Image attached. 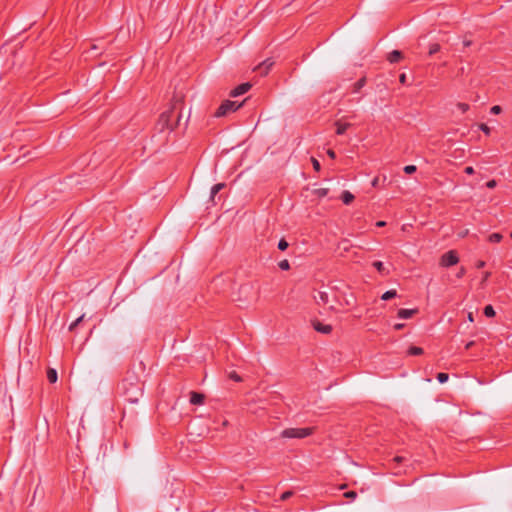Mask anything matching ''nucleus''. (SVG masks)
Listing matches in <instances>:
<instances>
[{
    "label": "nucleus",
    "instance_id": "obj_1",
    "mask_svg": "<svg viewBox=\"0 0 512 512\" xmlns=\"http://www.w3.org/2000/svg\"><path fill=\"white\" fill-rule=\"evenodd\" d=\"M183 105L182 97L173 98V105L166 111L160 114L159 119L156 123V129L159 132H172L178 126L181 115V109Z\"/></svg>",
    "mask_w": 512,
    "mask_h": 512
},
{
    "label": "nucleus",
    "instance_id": "obj_2",
    "mask_svg": "<svg viewBox=\"0 0 512 512\" xmlns=\"http://www.w3.org/2000/svg\"><path fill=\"white\" fill-rule=\"evenodd\" d=\"M119 389L130 403H137L143 395V383L134 374H127L119 385Z\"/></svg>",
    "mask_w": 512,
    "mask_h": 512
},
{
    "label": "nucleus",
    "instance_id": "obj_3",
    "mask_svg": "<svg viewBox=\"0 0 512 512\" xmlns=\"http://www.w3.org/2000/svg\"><path fill=\"white\" fill-rule=\"evenodd\" d=\"M316 431V427H303V428H286L280 436L287 439H304L313 435Z\"/></svg>",
    "mask_w": 512,
    "mask_h": 512
},
{
    "label": "nucleus",
    "instance_id": "obj_4",
    "mask_svg": "<svg viewBox=\"0 0 512 512\" xmlns=\"http://www.w3.org/2000/svg\"><path fill=\"white\" fill-rule=\"evenodd\" d=\"M243 103L244 101L238 103L237 101L225 100L217 108V110L214 113V116L217 118L224 117L231 112L237 111L240 107H242Z\"/></svg>",
    "mask_w": 512,
    "mask_h": 512
},
{
    "label": "nucleus",
    "instance_id": "obj_5",
    "mask_svg": "<svg viewBox=\"0 0 512 512\" xmlns=\"http://www.w3.org/2000/svg\"><path fill=\"white\" fill-rule=\"evenodd\" d=\"M459 262L458 254L455 250H450L444 253L440 259V265L443 267H450Z\"/></svg>",
    "mask_w": 512,
    "mask_h": 512
},
{
    "label": "nucleus",
    "instance_id": "obj_6",
    "mask_svg": "<svg viewBox=\"0 0 512 512\" xmlns=\"http://www.w3.org/2000/svg\"><path fill=\"white\" fill-rule=\"evenodd\" d=\"M273 65H274V61H272V59L268 58V59L264 60L262 63H260L255 68V70L259 73V75L266 76L269 73V71Z\"/></svg>",
    "mask_w": 512,
    "mask_h": 512
},
{
    "label": "nucleus",
    "instance_id": "obj_7",
    "mask_svg": "<svg viewBox=\"0 0 512 512\" xmlns=\"http://www.w3.org/2000/svg\"><path fill=\"white\" fill-rule=\"evenodd\" d=\"M252 85L249 82L242 83L231 90L230 97H238L247 93L251 89Z\"/></svg>",
    "mask_w": 512,
    "mask_h": 512
},
{
    "label": "nucleus",
    "instance_id": "obj_8",
    "mask_svg": "<svg viewBox=\"0 0 512 512\" xmlns=\"http://www.w3.org/2000/svg\"><path fill=\"white\" fill-rule=\"evenodd\" d=\"M313 327L317 332L323 334H329L332 331V326L329 324H323L320 321L313 322Z\"/></svg>",
    "mask_w": 512,
    "mask_h": 512
},
{
    "label": "nucleus",
    "instance_id": "obj_9",
    "mask_svg": "<svg viewBox=\"0 0 512 512\" xmlns=\"http://www.w3.org/2000/svg\"><path fill=\"white\" fill-rule=\"evenodd\" d=\"M205 396L202 393L195 391L190 392V403L193 405H202L204 403Z\"/></svg>",
    "mask_w": 512,
    "mask_h": 512
},
{
    "label": "nucleus",
    "instance_id": "obj_10",
    "mask_svg": "<svg viewBox=\"0 0 512 512\" xmlns=\"http://www.w3.org/2000/svg\"><path fill=\"white\" fill-rule=\"evenodd\" d=\"M313 297L318 305H326L329 302L328 293L325 291H318Z\"/></svg>",
    "mask_w": 512,
    "mask_h": 512
},
{
    "label": "nucleus",
    "instance_id": "obj_11",
    "mask_svg": "<svg viewBox=\"0 0 512 512\" xmlns=\"http://www.w3.org/2000/svg\"><path fill=\"white\" fill-rule=\"evenodd\" d=\"M418 313V309H399L397 316L401 319H409Z\"/></svg>",
    "mask_w": 512,
    "mask_h": 512
},
{
    "label": "nucleus",
    "instance_id": "obj_12",
    "mask_svg": "<svg viewBox=\"0 0 512 512\" xmlns=\"http://www.w3.org/2000/svg\"><path fill=\"white\" fill-rule=\"evenodd\" d=\"M402 58H403V54H402V52H401V51H399V50H393L392 52H390V53L388 54V57H387V59H388V61H389L390 63H397V62H399Z\"/></svg>",
    "mask_w": 512,
    "mask_h": 512
},
{
    "label": "nucleus",
    "instance_id": "obj_13",
    "mask_svg": "<svg viewBox=\"0 0 512 512\" xmlns=\"http://www.w3.org/2000/svg\"><path fill=\"white\" fill-rule=\"evenodd\" d=\"M335 126H336V134L343 135L347 131V129L351 126V124L350 123H342L341 121H336Z\"/></svg>",
    "mask_w": 512,
    "mask_h": 512
},
{
    "label": "nucleus",
    "instance_id": "obj_14",
    "mask_svg": "<svg viewBox=\"0 0 512 512\" xmlns=\"http://www.w3.org/2000/svg\"><path fill=\"white\" fill-rule=\"evenodd\" d=\"M341 200L344 204L346 205H349L353 202V200L355 199L354 195L349 192L348 190H344L341 194Z\"/></svg>",
    "mask_w": 512,
    "mask_h": 512
},
{
    "label": "nucleus",
    "instance_id": "obj_15",
    "mask_svg": "<svg viewBox=\"0 0 512 512\" xmlns=\"http://www.w3.org/2000/svg\"><path fill=\"white\" fill-rule=\"evenodd\" d=\"M226 184L225 183H218V184H215L212 188H211V193H210V200L212 202H214V198L215 196L217 195V193L222 190L223 188H225Z\"/></svg>",
    "mask_w": 512,
    "mask_h": 512
},
{
    "label": "nucleus",
    "instance_id": "obj_16",
    "mask_svg": "<svg viewBox=\"0 0 512 512\" xmlns=\"http://www.w3.org/2000/svg\"><path fill=\"white\" fill-rule=\"evenodd\" d=\"M372 265L381 275L386 276L389 274V271L385 268L383 262L375 261Z\"/></svg>",
    "mask_w": 512,
    "mask_h": 512
},
{
    "label": "nucleus",
    "instance_id": "obj_17",
    "mask_svg": "<svg viewBox=\"0 0 512 512\" xmlns=\"http://www.w3.org/2000/svg\"><path fill=\"white\" fill-rule=\"evenodd\" d=\"M366 84V77L360 78L357 82L353 85V93H358Z\"/></svg>",
    "mask_w": 512,
    "mask_h": 512
},
{
    "label": "nucleus",
    "instance_id": "obj_18",
    "mask_svg": "<svg viewBox=\"0 0 512 512\" xmlns=\"http://www.w3.org/2000/svg\"><path fill=\"white\" fill-rule=\"evenodd\" d=\"M47 379L50 383H56L58 379L57 371L53 368H48Z\"/></svg>",
    "mask_w": 512,
    "mask_h": 512
},
{
    "label": "nucleus",
    "instance_id": "obj_19",
    "mask_svg": "<svg viewBox=\"0 0 512 512\" xmlns=\"http://www.w3.org/2000/svg\"><path fill=\"white\" fill-rule=\"evenodd\" d=\"M407 353L410 356H419V355H422L424 353V351L421 347L411 346V347H409Z\"/></svg>",
    "mask_w": 512,
    "mask_h": 512
},
{
    "label": "nucleus",
    "instance_id": "obj_20",
    "mask_svg": "<svg viewBox=\"0 0 512 512\" xmlns=\"http://www.w3.org/2000/svg\"><path fill=\"white\" fill-rule=\"evenodd\" d=\"M85 319V314H82L81 316H79L75 321H73L70 325H69V331L73 332L76 327L78 325H80V323H82Z\"/></svg>",
    "mask_w": 512,
    "mask_h": 512
},
{
    "label": "nucleus",
    "instance_id": "obj_21",
    "mask_svg": "<svg viewBox=\"0 0 512 512\" xmlns=\"http://www.w3.org/2000/svg\"><path fill=\"white\" fill-rule=\"evenodd\" d=\"M503 239V235L500 233H492L488 237V241L491 243H499Z\"/></svg>",
    "mask_w": 512,
    "mask_h": 512
},
{
    "label": "nucleus",
    "instance_id": "obj_22",
    "mask_svg": "<svg viewBox=\"0 0 512 512\" xmlns=\"http://www.w3.org/2000/svg\"><path fill=\"white\" fill-rule=\"evenodd\" d=\"M397 296V291L392 289V290H388L386 291L382 296H381V299L382 300H390L392 298H395Z\"/></svg>",
    "mask_w": 512,
    "mask_h": 512
},
{
    "label": "nucleus",
    "instance_id": "obj_23",
    "mask_svg": "<svg viewBox=\"0 0 512 512\" xmlns=\"http://www.w3.org/2000/svg\"><path fill=\"white\" fill-rule=\"evenodd\" d=\"M441 47L438 43H432L429 45L428 55L432 56L440 51Z\"/></svg>",
    "mask_w": 512,
    "mask_h": 512
},
{
    "label": "nucleus",
    "instance_id": "obj_24",
    "mask_svg": "<svg viewBox=\"0 0 512 512\" xmlns=\"http://www.w3.org/2000/svg\"><path fill=\"white\" fill-rule=\"evenodd\" d=\"M484 315L486 317H494L495 316V310L492 305H487L484 307Z\"/></svg>",
    "mask_w": 512,
    "mask_h": 512
},
{
    "label": "nucleus",
    "instance_id": "obj_25",
    "mask_svg": "<svg viewBox=\"0 0 512 512\" xmlns=\"http://www.w3.org/2000/svg\"><path fill=\"white\" fill-rule=\"evenodd\" d=\"M278 266L281 270H289L290 269V263L288 260L284 259V260H281L279 263H278Z\"/></svg>",
    "mask_w": 512,
    "mask_h": 512
},
{
    "label": "nucleus",
    "instance_id": "obj_26",
    "mask_svg": "<svg viewBox=\"0 0 512 512\" xmlns=\"http://www.w3.org/2000/svg\"><path fill=\"white\" fill-rule=\"evenodd\" d=\"M436 378L440 383H445L449 379V375L447 373L440 372L437 374Z\"/></svg>",
    "mask_w": 512,
    "mask_h": 512
},
{
    "label": "nucleus",
    "instance_id": "obj_27",
    "mask_svg": "<svg viewBox=\"0 0 512 512\" xmlns=\"http://www.w3.org/2000/svg\"><path fill=\"white\" fill-rule=\"evenodd\" d=\"M288 246L289 244L284 238L280 239V241L278 242V249L281 251H285L288 248Z\"/></svg>",
    "mask_w": 512,
    "mask_h": 512
},
{
    "label": "nucleus",
    "instance_id": "obj_28",
    "mask_svg": "<svg viewBox=\"0 0 512 512\" xmlns=\"http://www.w3.org/2000/svg\"><path fill=\"white\" fill-rule=\"evenodd\" d=\"M403 170L406 174H413L417 171V167L415 165H407Z\"/></svg>",
    "mask_w": 512,
    "mask_h": 512
},
{
    "label": "nucleus",
    "instance_id": "obj_29",
    "mask_svg": "<svg viewBox=\"0 0 512 512\" xmlns=\"http://www.w3.org/2000/svg\"><path fill=\"white\" fill-rule=\"evenodd\" d=\"M311 162H312L314 170L316 172H319L321 170L320 162L314 157L311 158Z\"/></svg>",
    "mask_w": 512,
    "mask_h": 512
},
{
    "label": "nucleus",
    "instance_id": "obj_30",
    "mask_svg": "<svg viewBox=\"0 0 512 512\" xmlns=\"http://www.w3.org/2000/svg\"><path fill=\"white\" fill-rule=\"evenodd\" d=\"M229 378L236 381V382H241L242 381V378L235 372V371H232L229 373Z\"/></svg>",
    "mask_w": 512,
    "mask_h": 512
},
{
    "label": "nucleus",
    "instance_id": "obj_31",
    "mask_svg": "<svg viewBox=\"0 0 512 512\" xmlns=\"http://www.w3.org/2000/svg\"><path fill=\"white\" fill-rule=\"evenodd\" d=\"M457 107L462 111V113H465L469 110V105L467 103L459 102L457 103Z\"/></svg>",
    "mask_w": 512,
    "mask_h": 512
},
{
    "label": "nucleus",
    "instance_id": "obj_32",
    "mask_svg": "<svg viewBox=\"0 0 512 512\" xmlns=\"http://www.w3.org/2000/svg\"><path fill=\"white\" fill-rule=\"evenodd\" d=\"M293 495V492L292 491H285L284 493H282L280 499L282 501H286L288 500L291 496Z\"/></svg>",
    "mask_w": 512,
    "mask_h": 512
},
{
    "label": "nucleus",
    "instance_id": "obj_33",
    "mask_svg": "<svg viewBox=\"0 0 512 512\" xmlns=\"http://www.w3.org/2000/svg\"><path fill=\"white\" fill-rule=\"evenodd\" d=\"M356 496H357V493L355 491H348V492L344 493V497H346V498L355 499Z\"/></svg>",
    "mask_w": 512,
    "mask_h": 512
},
{
    "label": "nucleus",
    "instance_id": "obj_34",
    "mask_svg": "<svg viewBox=\"0 0 512 512\" xmlns=\"http://www.w3.org/2000/svg\"><path fill=\"white\" fill-rule=\"evenodd\" d=\"M501 107L499 105H495L491 108V113L492 114H499L501 112Z\"/></svg>",
    "mask_w": 512,
    "mask_h": 512
},
{
    "label": "nucleus",
    "instance_id": "obj_35",
    "mask_svg": "<svg viewBox=\"0 0 512 512\" xmlns=\"http://www.w3.org/2000/svg\"><path fill=\"white\" fill-rule=\"evenodd\" d=\"M496 185H497V182H496L494 179L489 180V181L486 183V186H487L488 188H490V189L495 188V187H496Z\"/></svg>",
    "mask_w": 512,
    "mask_h": 512
},
{
    "label": "nucleus",
    "instance_id": "obj_36",
    "mask_svg": "<svg viewBox=\"0 0 512 512\" xmlns=\"http://www.w3.org/2000/svg\"><path fill=\"white\" fill-rule=\"evenodd\" d=\"M480 129L487 135L490 133V128L486 124H481Z\"/></svg>",
    "mask_w": 512,
    "mask_h": 512
},
{
    "label": "nucleus",
    "instance_id": "obj_37",
    "mask_svg": "<svg viewBox=\"0 0 512 512\" xmlns=\"http://www.w3.org/2000/svg\"><path fill=\"white\" fill-rule=\"evenodd\" d=\"M490 276H491V272H488V271L484 272L481 283L484 284L489 279Z\"/></svg>",
    "mask_w": 512,
    "mask_h": 512
},
{
    "label": "nucleus",
    "instance_id": "obj_38",
    "mask_svg": "<svg viewBox=\"0 0 512 512\" xmlns=\"http://www.w3.org/2000/svg\"><path fill=\"white\" fill-rule=\"evenodd\" d=\"M327 155H328L331 159H335V158H336V154H335L334 150H332V149H328V150H327Z\"/></svg>",
    "mask_w": 512,
    "mask_h": 512
},
{
    "label": "nucleus",
    "instance_id": "obj_39",
    "mask_svg": "<svg viewBox=\"0 0 512 512\" xmlns=\"http://www.w3.org/2000/svg\"><path fill=\"white\" fill-rule=\"evenodd\" d=\"M465 273H466V269L464 267H461L459 272L457 273V277L461 278L465 275Z\"/></svg>",
    "mask_w": 512,
    "mask_h": 512
},
{
    "label": "nucleus",
    "instance_id": "obj_40",
    "mask_svg": "<svg viewBox=\"0 0 512 512\" xmlns=\"http://www.w3.org/2000/svg\"><path fill=\"white\" fill-rule=\"evenodd\" d=\"M464 172H465L466 174L471 175V174H473V173H474V168H473V167H471V166H467V167L465 168Z\"/></svg>",
    "mask_w": 512,
    "mask_h": 512
},
{
    "label": "nucleus",
    "instance_id": "obj_41",
    "mask_svg": "<svg viewBox=\"0 0 512 512\" xmlns=\"http://www.w3.org/2000/svg\"><path fill=\"white\" fill-rule=\"evenodd\" d=\"M404 460H405V458H404V457H402V456H395V457L393 458V461H394V462H396V463H401V462H403Z\"/></svg>",
    "mask_w": 512,
    "mask_h": 512
},
{
    "label": "nucleus",
    "instance_id": "obj_42",
    "mask_svg": "<svg viewBox=\"0 0 512 512\" xmlns=\"http://www.w3.org/2000/svg\"><path fill=\"white\" fill-rule=\"evenodd\" d=\"M379 181H380V177H379V176L375 177V178L372 180V186H373V187H377V186H378V184H379Z\"/></svg>",
    "mask_w": 512,
    "mask_h": 512
},
{
    "label": "nucleus",
    "instance_id": "obj_43",
    "mask_svg": "<svg viewBox=\"0 0 512 512\" xmlns=\"http://www.w3.org/2000/svg\"><path fill=\"white\" fill-rule=\"evenodd\" d=\"M485 266V261L483 260H479L477 263H476V268L478 269H481Z\"/></svg>",
    "mask_w": 512,
    "mask_h": 512
},
{
    "label": "nucleus",
    "instance_id": "obj_44",
    "mask_svg": "<svg viewBox=\"0 0 512 512\" xmlns=\"http://www.w3.org/2000/svg\"><path fill=\"white\" fill-rule=\"evenodd\" d=\"M399 81H400V83L405 84L406 83V74L402 73L399 76Z\"/></svg>",
    "mask_w": 512,
    "mask_h": 512
},
{
    "label": "nucleus",
    "instance_id": "obj_45",
    "mask_svg": "<svg viewBox=\"0 0 512 512\" xmlns=\"http://www.w3.org/2000/svg\"><path fill=\"white\" fill-rule=\"evenodd\" d=\"M404 327H405V324H403V323H397V324L394 325V329L395 330H401Z\"/></svg>",
    "mask_w": 512,
    "mask_h": 512
},
{
    "label": "nucleus",
    "instance_id": "obj_46",
    "mask_svg": "<svg viewBox=\"0 0 512 512\" xmlns=\"http://www.w3.org/2000/svg\"><path fill=\"white\" fill-rule=\"evenodd\" d=\"M327 192H328V190H327V189H319V190H317V193H318L320 196H325V195H327Z\"/></svg>",
    "mask_w": 512,
    "mask_h": 512
},
{
    "label": "nucleus",
    "instance_id": "obj_47",
    "mask_svg": "<svg viewBox=\"0 0 512 512\" xmlns=\"http://www.w3.org/2000/svg\"><path fill=\"white\" fill-rule=\"evenodd\" d=\"M463 45H464V47H469V46L472 45V41L469 40V39H464L463 40Z\"/></svg>",
    "mask_w": 512,
    "mask_h": 512
},
{
    "label": "nucleus",
    "instance_id": "obj_48",
    "mask_svg": "<svg viewBox=\"0 0 512 512\" xmlns=\"http://www.w3.org/2000/svg\"><path fill=\"white\" fill-rule=\"evenodd\" d=\"M475 342L474 341H470L468 342L466 345H465V349L466 350H469L471 349L473 346H474Z\"/></svg>",
    "mask_w": 512,
    "mask_h": 512
},
{
    "label": "nucleus",
    "instance_id": "obj_49",
    "mask_svg": "<svg viewBox=\"0 0 512 512\" xmlns=\"http://www.w3.org/2000/svg\"><path fill=\"white\" fill-rule=\"evenodd\" d=\"M385 225H386V222H385V221H378V222L376 223V226H377V227H384Z\"/></svg>",
    "mask_w": 512,
    "mask_h": 512
},
{
    "label": "nucleus",
    "instance_id": "obj_50",
    "mask_svg": "<svg viewBox=\"0 0 512 512\" xmlns=\"http://www.w3.org/2000/svg\"><path fill=\"white\" fill-rule=\"evenodd\" d=\"M468 320H469L470 322H473V321H474V316H473V313H472V312H469V313H468Z\"/></svg>",
    "mask_w": 512,
    "mask_h": 512
},
{
    "label": "nucleus",
    "instance_id": "obj_51",
    "mask_svg": "<svg viewBox=\"0 0 512 512\" xmlns=\"http://www.w3.org/2000/svg\"><path fill=\"white\" fill-rule=\"evenodd\" d=\"M510 237L512 238V232L510 233Z\"/></svg>",
    "mask_w": 512,
    "mask_h": 512
}]
</instances>
